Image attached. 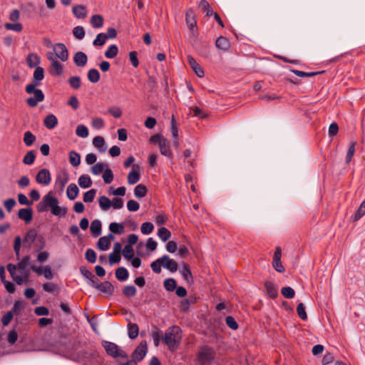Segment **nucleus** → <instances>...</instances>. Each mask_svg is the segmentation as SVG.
<instances>
[{
	"instance_id": "obj_39",
	"label": "nucleus",
	"mask_w": 365,
	"mask_h": 365,
	"mask_svg": "<svg viewBox=\"0 0 365 365\" xmlns=\"http://www.w3.org/2000/svg\"><path fill=\"white\" fill-rule=\"evenodd\" d=\"M148 193V188L143 184H138L134 189V195L137 198L145 197Z\"/></svg>"
},
{
	"instance_id": "obj_45",
	"label": "nucleus",
	"mask_w": 365,
	"mask_h": 365,
	"mask_svg": "<svg viewBox=\"0 0 365 365\" xmlns=\"http://www.w3.org/2000/svg\"><path fill=\"white\" fill-rule=\"evenodd\" d=\"M36 159V151L32 150L27 152L23 158V163L25 165H32Z\"/></svg>"
},
{
	"instance_id": "obj_63",
	"label": "nucleus",
	"mask_w": 365,
	"mask_h": 365,
	"mask_svg": "<svg viewBox=\"0 0 365 365\" xmlns=\"http://www.w3.org/2000/svg\"><path fill=\"white\" fill-rule=\"evenodd\" d=\"M122 254L125 259L130 260L134 257V250L133 247H130V245H125L122 252Z\"/></svg>"
},
{
	"instance_id": "obj_61",
	"label": "nucleus",
	"mask_w": 365,
	"mask_h": 365,
	"mask_svg": "<svg viewBox=\"0 0 365 365\" xmlns=\"http://www.w3.org/2000/svg\"><path fill=\"white\" fill-rule=\"evenodd\" d=\"M297 312L299 317L301 319H302L304 321H306L307 319V314L305 311V306L303 303L300 302L297 304Z\"/></svg>"
},
{
	"instance_id": "obj_13",
	"label": "nucleus",
	"mask_w": 365,
	"mask_h": 365,
	"mask_svg": "<svg viewBox=\"0 0 365 365\" xmlns=\"http://www.w3.org/2000/svg\"><path fill=\"white\" fill-rule=\"evenodd\" d=\"M56 56L62 61H66L68 58V52L66 46L63 43H57L53 46Z\"/></svg>"
},
{
	"instance_id": "obj_34",
	"label": "nucleus",
	"mask_w": 365,
	"mask_h": 365,
	"mask_svg": "<svg viewBox=\"0 0 365 365\" xmlns=\"http://www.w3.org/2000/svg\"><path fill=\"white\" fill-rule=\"evenodd\" d=\"M78 182L79 186L83 189L90 187L93 183L91 177L86 174L81 175L78 178Z\"/></svg>"
},
{
	"instance_id": "obj_7",
	"label": "nucleus",
	"mask_w": 365,
	"mask_h": 365,
	"mask_svg": "<svg viewBox=\"0 0 365 365\" xmlns=\"http://www.w3.org/2000/svg\"><path fill=\"white\" fill-rule=\"evenodd\" d=\"M148 352V345L145 340L142 341L133 350L130 355V359L138 364L145 357Z\"/></svg>"
},
{
	"instance_id": "obj_19",
	"label": "nucleus",
	"mask_w": 365,
	"mask_h": 365,
	"mask_svg": "<svg viewBox=\"0 0 365 365\" xmlns=\"http://www.w3.org/2000/svg\"><path fill=\"white\" fill-rule=\"evenodd\" d=\"M48 58L51 61L50 73L55 76H61L63 71V65L56 59L50 57Z\"/></svg>"
},
{
	"instance_id": "obj_4",
	"label": "nucleus",
	"mask_w": 365,
	"mask_h": 365,
	"mask_svg": "<svg viewBox=\"0 0 365 365\" xmlns=\"http://www.w3.org/2000/svg\"><path fill=\"white\" fill-rule=\"evenodd\" d=\"M215 354L213 348L209 346H200L195 359V365L210 364L215 359Z\"/></svg>"
},
{
	"instance_id": "obj_43",
	"label": "nucleus",
	"mask_w": 365,
	"mask_h": 365,
	"mask_svg": "<svg viewBox=\"0 0 365 365\" xmlns=\"http://www.w3.org/2000/svg\"><path fill=\"white\" fill-rule=\"evenodd\" d=\"M356 142L352 141L349 143L346 155L345 158V163L346 165H349L350 162L351 161L352 157L354 156L355 153V146H356Z\"/></svg>"
},
{
	"instance_id": "obj_9",
	"label": "nucleus",
	"mask_w": 365,
	"mask_h": 365,
	"mask_svg": "<svg viewBox=\"0 0 365 365\" xmlns=\"http://www.w3.org/2000/svg\"><path fill=\"white\" fill-rule=\"evenodd\" d=\"M282 250L280 247H277L273 256L272 267L279 273H283L285 271L281 261Z\"/></svg>"
},
{
	"instance_id": "obj_21",
	"label": "nucleus",
	"mask_w": 365,
	"mask_h": 365,
	"mask_svg": "<svg viewBox=\"0 0 365 365\" xmlns=\"http://www.w3.org/2000/svg\"><path fill=\"white\" fill-rule=\"evenodd\" d=\"M88 61L87 55L83 51H78L73 56V62L78 67H83Z\"/></svg>"
},
{
	"instance_id": "obj_48",
	"label": "nucleus",
	"mask_w": 365,
	"mask_h": 365,
	"mask_svg": "<svg viewBox=\"0 0 365 365\" xmlns=\"http://www.w3.org/2000/svg\"><path fill=\"white\" fill-rule=\"evenodd\" d=\"M163 267V263L162 260V257L153 261L150 264V267L153 272L155 274H160L162 271L161 267Z\"/></svg>"
},
{
	"instance_id": "obj_31",
	"label": "nucleus",
	"mask_w": 365,
	"mask_h": 365,
	"mask_svg": "<svg viewBox=\"0 0 365 365\" xmlns=\"http://www.w3.org/2000/svg\"><path fill=\"white\" fill-rule=\"evenodd\" d=\"M289 71L292 73H294L296 76H297L299 77H302V78L314 77L317 75L322 74V73H325V71L305 72V71H299V70L294 69V68H291Z\"/></svg>"
},
{
	"instance_id": "obj_47",
	"label": "nucleus",
	"mask_w": 365,
	"mask_h": 365,
	"mask_svg": "<svg viewBox=\"0 0 365 365\" xmlns=\"http://www.w3.org/2000/svg\"><path fill=\"white\" fill-rule=\"evenodd\" d=\"M36 135L31 131H26L24 135V143L26 146H31L36 141Z\"/></svg>"
},
{
	"instance_id": "obj_22",
	"label": "nucleus",
	"mask_w": 365,
	"mask_h": 365,
	"mask_svg": "<svg viewBox=\"0 0 365 365\" xmlns=\"http://www.w3.org/2000/svg\"><path fill=\"white\" fill-rule=\"evenodd\" d=\"M26 61L29 68H36L41 63V58L36 53H29L26 56Z\"/></svg>"
},
{
	"instance_id": "obj_57",
	"label": "nucleus",
	"mask_w": 365,
	"mask_h": 365,
	"mask_svg": "<svg viewBox=\"0 0 365 365\" xmlns=\"http://www.w3.org/2000/svg\"><path fill=\"white\" fill-rule=\"evenodd\" d=\"M68 83L73 89L77 90L81 86V80L79 76H71L68 78Z\"/></svg>"
},
{
	"instance_id": "obj_11",
	"label": "nucleus",
	"mask_w": 365,
	"mask_h": 365,
	"mask_svg": "<svg viewBox=\"0 0 365 365\" xmlns=\"http://www.w3.org/2000/svg\"><path fill=\"white\" fill-rule=\"evenodd\" d=\"M51 175L50 171L46 168L40 170L36 176V181L38 184L47 185L51 182Z\"/></svg>"
},
{
	"instance_id": "obj_53",
	"label": "nucleus",
	"mask_w": 365,
	"mask_h": 365,
	"mask_svg": "<svg viewBox=\"0 0 365 365\" xmlns=\"http://www.w3.org/2000/svg\"><path fill=\"white\" fill-rule=\"evenodd\" d=\"M107 40L105 33L98 34L96 38L93 41V45L94 46H103Z\"/></svg>"
},
{
	"instance_id": "obj_41",
	"label": "nucleus",
	"mask_w": 365,
	"mask_h": 365,
	"mask_svg": "<svg viewBox=\"0 0 365 365\" xmlns=\"http://www.w3.org/2000/svg\"><path fill=\"white\" fill-rule=\"evenodd\" d=\"M163 286L166 291L173 292L177 288V282L174 278H168L164 280Z\"/></svg>"
},
{
	"instance_id": "obj_49",
	"label": "nucleus",
	"mask_w": 365,
	"mask_h": 365,
	"mask_svg": "<svg viewBox=\"0 0 365 365\" xmlns=\"http://www.w3.org/2000/svg\"><path fill=\"white\" fill-rule=\"evenodd\" d=\"M365 215V200L361 203L360 206L351 217L353 221L359 220L363 215Z\"/></svg>"
},
{
	"instance_id": "obj_14",
	"label": "nucleus",
	"mask_w": 365,
	"mask_h": 365,
	"mask_svg": "<svg viewBox=\"0 0 365 365\" xmlns=\"http://www.w3.org/2000/svg\"><path fill=\"white\" fill-rule=\"evenodd\" d=\"M140 168L139 165L134 164L132 167V170L129 172L128 175V183L130 185H134L137 183L140 178Z\"/></svg>"
},
{
	"instance_id": "obj_10",
	"label": "nucleus",
	"mask_w": 365,
	"mask_h": 365,
	"mask_svg": "<svg viewBox=\"0 0 365 365\" xmlns=\"http://www.w3.org/2000/svg\"><path fill=\"white\" fill-rule=\"evenodd\" d=\"M99 357V353L96 350L91 349L90 351L86 350L79 351L76 354V358L78 361H86L88 359H96Z\"/></svg>"
},
{
	"instance_id": "obj_58",
	"label": "nucleus",
	"mask_w": 365,
	"mask_h": 365,
	"mask_svg": "<svg viewBox=\"0 0 365 365\" xmlns=\"http://www.w3.org/2000/svg\"><path fill=\"white\" fill-rule=\"evenodd\" d=\"M44 292L48 293H53L59 291V287L56 284L46 282L42 285Z\"/></svg>"
},
{
	"instance_id": "obj_27",
	"label": "nucleus",
	"mask_w": 365,
	"mask_h": 365,
	"mask_svg": "<svg viewBox=\"0 0 365 365\" xmlns=\"http://www.w3.org/2000/svg\"><path fill=\"white\" fill-rule=\"evenodd\" d=\"M158 147L160 152L163 155L168 158L170 160L173 158V153L170 150V147L168 142L167 141V139L163 140L162 143H160Z\"/></svg>"
},
{
	"instance_id": "obj_44",
	"label": "nucleus",
	"mask_w": 365,
	"mask_h": 365,
	"mask_svg": "<svg viewBox=\"0 0 365 365\" xmlns=\"http://www.w3.org/2000/svg\"><path fill=\"white\" fill-rule=\"evenodd\" d=\"M99 206L103 210H108L111 207V200L106 196H101L98 199Z\"/></svg>"
},
{
	"instance_id": "obj_20",
	"label": "nucleus",
	"mask_w": 365,
	"mask_h": 365,
	"mask_svg": "<svg viewBox=\"0 0 365 365\" xmlns=\"http://www.w3.org/2000/svg\"><path fill=\"white\" fill-rule=\"evenodd\" d=\"M81 274L88 279V284L91 287L94 285L95 282L97 280V277L91 272L89 269H88L86 267L81 266L79 268Z\"/></svg>"
},
{
	"instance_id": "obj_2",
	"label": "nucleus",
	"mask_w": 365,
	"mask_h": 365,
	"mask_svg": "<svg viewBox=\"0 0 365 365\" xmlns=\"http://www.w3.org/2000/svg\"><path fill=\"white\" fill-rule=\"evenodd\" d=\"M41 85V81L32 78L31 82L25 87V92L27 94H34V96L29 97L26 100V103L31 108L36 107L38 103L44 101L45 95L43 92L37 88Z\"/></svg>"
},
{
	"instance_id": "obj_23",
	"label": "nucleus",
	"mask_w": 365,
	"mask_h": 365,
	"mask_svg": "<svg viewBox=\"0 0 365 365\" xmlns=\"http://www.w3.org/2000/svg\"><path fill=\"white\" fill-rule=\"evenodd\" d=\"M264 287L266 289V294L268 298L274 299L278 296L277 289L272 282H265Z\"/></svg>"
},
{
	"instance_id": "obj_37",
	"label": "nucleus",
	"mask_w": 365,
	"mask_h": 365,
	"mask_svg": "<svg viewBox=\"0 0 365 365\" xmlns=\"http://www.w3.org/2000/svg\"><path fill=\"white\" fill-rule=\"evenodd\" d=\"M198 6L202 11L206 14L207 16H212L215 14L210 4L206 0H200Z\"/></svg>"
},
{
	"instance_id": "obj_18",
	"label": "nucleus",
	"mask_w": 365,
	"mask_h": 365,
	"mask_svg": "<svg viewBox=\"0 0 365 365\" xmlns=\"http://www.w3.org/2000/svg\"><path fill=\"white\" fill-rule=\"evenodd\" d=\"M187 61L190 68L192 69V71L195 72L197 76H198L199 78H202L205 76L203 68L199 65V63H197V61L192 56H188Z\"/></svg>"
},
{
	"instance_id": "obj_60",
	"label": "nucleus",
	"mask_w": 365,
	"mask_h": 365,
	"mask_svg": "<svg viewBox=\"0 0 365 365\" xmlns=\"http://www.w3.org/2000/svg\"><path fill=\"white\" fill-rule=\"evenodd\" d=\"M97 190L96 189H91L83 194V200L84 202H91L96 194Z\"/></svg>"
},
{
	"instance_id": "obj_16",
	"label": "nucleus",
	"mask_w": 365,
	"mask_h": 365,
	"mask_svg": "<svg viewBox=\"0 0 365 365\" xmlns=\"http://www.w3.org/2000/svg\"><path fill=\"white\" fill-rule=\"evenodd\" d=\"M195 48L198 53L205 58L210 56V45L205 41H197L194 44Z\"/></svg>"
},
{
	"instance_id": "obj_24",
	"label": "nucleus",
	"mask_w": 365,
	"mask_h": 365,
	"mask_svg": "<svg viewBox=\"0 0 365 365\" xmlns=\"http://www.w3.org/2000/svg\"><path fill=\"white\" fill-rule=\"evenodd\" d=\"M90 232L93 237H97L101 235L102 232V224L99 220H95L91 222Z\"/></svg>"
},
{
	"instance_id": "obj_3",
	"label": "nucleus",
	"mask_w": 365,
	"mask_h": 365,
	"mask_svg": "<svg viewBox=\"0 0 365 365\" xmlns=\"http://www.w3.org/2000/svg\"><path fill=\"white\" fill-rule=\"evenodd\" d=\"M51 208V212L53 215L58 216L60 215L61 207L58 206V200L51 195V192H48L43 197L41 202L36 205V210L38 212H43Z\"/></svg>"
},
{
	"instance_id": "obj_25",
	"label": "nucleus",
	"mask_w": 365,
	"mask_h": 365,
	"mask_svg": "<svg viewBox=\"0 0 365 365\" xmlns=\"http://www.w3.org/2000/svg\"><path fill=\"white\" fill-rule=\"evenodd\" d=\"M43 124L48 130H52L58 125V118L54 114L50 113L44 118Z\"/></svg>"
},
{
	"instance_id": "obj_28",
	"label": "nucleus",
	"mask_w": 365,
	"mask_h": 365,
	"mask_svg": "<svg viewBox=\"0 0 365 365\" xmlns=\"http://www.w3.org/2000/svg\"><path fill=\"white\" fill-rule=\"evenodd\" d=\"M215 46L218 49L228 51L230 48V44L226 37L220 36L216 39Z\"/></svg>"
},
{
	"instance_id": "obj_12",
	"label": "nucleus",
	"mask_w": 365,
	"mask_h": 365,
	"mask_svg": "<svg viewBox=\"0 0 365 365\" xmlns=\"http://www.w3.org/2000/svg\"><path fill=\"white\" fill-rule=\"evenodd\" d=\"M180 273L181 274L184 280L189 285H192L194 284L193 276L191 272L190 266L187 263L184 262H182V268L180 269Z\"/></svg>"
},
{
	"instance_id": "obj_5",
	"label": "nucleus",
	"mask_w": 365,
	"mask_h": 365,
	"mask_svg": "<svg viewBox=\"0 0 365 365\" xmlns=\"http://www.w3.org/2000/svg\"><path fill=\"white\" fill-rule=\"evenodd\" d=\"M101 344L107 355L115 359V361L118 360V358H128V354L123 349L119 347L116 344L109 341L103 340L102 341Z\"/></svg>"
},
{
	"instance_id": "obj_54",
	"label": "nucleus",
	"mask_w": 365,
	"mask_h": 365,
	"mask_svg": "<svg viewBox=\"0 0 365 365\" xmlns=\"http://www.w3.org/2000/svg\"><path fill=\"white\" fill-rule=\"evenodd\" d=\"M106 166H107V165L103 163H97L91 167V171L93 175H98L101 173H103Z\"/></svg>"
},
{
	"instance_id": "obj_55",
	"label": "nucleus",
	"mask_w": 365,
	"mask_h": 365,
	"mask_svg": "<svg viewBox=\"0 0 365 365\" xmlns=\"http://www.w3.org/2000/svg\"><path fill=\"white\" fill-rule=\"evenodd\" d=\"M110 244L109 241L106 239L105 237H101L99 238L97 242V247L101 251H106L109 249Z\"/></svg>"
},
{
	"instance_id": "obj_62",
	"label": "nucleus",
	"mask_w": 365,
	"mask_h": 365,
	"mask_svg": "<svg viewBox=\"0 0 365 365\" xmlns=\"http://www.w3.org/2000/svg\"><path fill=\"white\" fill-rule=\"evenodd\" d=\"M85 258L88 262L95 263L97 258L96 252L91 248L87 249L85 253Z\"/></svg>"
},
{
	"instance_id": "obj_59",
	"label": "nucleus",
	"mask_w": 365,
	"mask_h": 365,
	"mask_svg": "<svg viewBox=\"0 0 365 365\" xmlns=\"http://www.w3.org/2000/svg\"><path fill=\"white\" fill-rule=\"evenodd\" d=\"M282 294L287 299H292L295 296V291L291 287H284L281 289Z\"/></svg>"
},
{
	"instance_id": "obj_42",
	"label": "nucleus",
	"mask_w": 365,
	"mask_h": 365,
	"mask_svg": "<svg viewBox=\"0 0 365 365\" xmlns=\"http://www.w3.org/2000/svg\"><path fill=\"white\" fill-rule=\"evenodd\" d=\"M69 162L73 167H77L81 163V155L78 153L71 150L69 152Z\"/></svg>"
},
{
	"instance_id": "obj_51",
	"label": "nucleus",
	"mask_w": 365,
	"mask_h": 365,
	"mask_svg": "<svg viewBox=\"0 0 365 365\" xmlns=\"http://www.w3.org/2000/svg\"><path fill=\"white\" fill-rule=\"evenodd\" d=\"M136 293L137 289L133 285H126L123 289V294L128 298L134 297Z\"/></svg>"
},
{
	"instance_id": "obj_30",
	"label": "nucleus",
	"mask_w": 365,
	"mask_h": 365,
	"mask_svg": "<svg viewBox=\"0 0 365 365\" xmlns=\"http://www.w3.org/2000/svg\"><path fill=\"white\" fill-rule=\"evenodd\" d=\"M79 194V189L75 183H71L66 190L67 197L70 200H75Z\"/></svg>"
},
{
	"instance_id": "obj_32",
	"label": "nucleus",
	"mask_w": 365,
	"mask_h": 365,
	"mask_svg": "<svg viewBox=\"0 0 365 365\" xmlns=\"http://www.w3.org/2000/svg\"><path fill=\"white\" fill-rule=\"evenodd\" d=\"M139 334V327L136 323L129 322L128 324V337L133 340L136 339Z\"/></svg>"
},
{
	"instance_id": "obj_1",
	"label": "nucleus",
	"mask_w": 365,
	"mask_h": 365,
	"mask_svg": "<svg viewBox=\"0 0 365 365\" xmlns=\"http://www.w3.org/2000/svg\"><path fill=\"white\" fill-rule=\"evenodd\" d=\"M182 330L176 325L169 327L162 336L163 344L168 346V349L173 352L176 351L182 340Z\"/></svg>"
},
{
	"instance_id": "obj_46",
	"label": "nucleus",
	"mask_w": 365,
	"mask_h": 365,
	"mask_svg": "<svg viewBox=\"0 0 365 365\" xmlns=\"http://www.w3.org/2000/svg\"><path fill=\"white\" fill-rule=\"evenodd\" d=\"M118 46L115 44H112L108 46V49L105 51L104 55L107 58H113L118 55Z\"/></svg>"
},
{
	"instance_id": "obj_15",
	"label": "nucleus",
	"mask_w": 365,
	"mask_h": 365,
	"mask_svg": "<svg viewBox=\"0 0 365 365\" xmlns=\"http://www.w3.org/2000/svg\"><path fill=\"white\" fill-rule=\"evenodd\" d=\"M163 263V268L169 270L170 272H175L178 269V264L173 259H171L168 255H164L162 256Z\"/></svg>"
},
{
	"instance_id": "obj_33",
	"label": "nucleus",
	"mask_w": 365,
	"mask_h": 365,
	"mask_svg": "<svg viewBox=\"0 0 365 365\" xmlns=\"http://www.w3.org/2000/svg\"><path fill=\"white\" fill-rule=\"evenodd\" d=\"M115 277L120 282H124L129 277V272L124 267H120L115 269Z\"/></svg>"
},
{
	"instance_id": "obj_36",
	"label": "nucleus",
	"mask_w": 365,
	"mask_h": 365,
	"mask_svg": "<svg viewBox=\"0 0 365 365\" xmlns=\"http://www.w3.org/2000/svg\"><path fill=\"white\" fill-rule=\"evenodd\" d=\"M104 19L101 14H94L91 16L90 23L93 28L99 29L103 25Z\"/></svg>"
},
{
	"instance_id": "obj_26",
	"label": "nucleus",
	"mask_w": 365,
	"mask_h": 365,
	"mask_svg": "<svg viewBox=\"0 0 365 365\" xmlns=\"http://www.w3.org/2000/svg\"><path fill=\"white\" fill-rule=\"evenodd\" d=\"M72 11L75 17L77 19H85L87 16L86 7L82 4L73 6Z\"/></svg>"
},
{
	"instance_id": "obj_52",
	"label": "nucleus",
	"mask_w": 365,
	"mask_h": 365,
	"mask_svg": "<svg viewBox=\"0 0 365 365\" xmlns=\"http://www.w3.org/2000/svg\"><path fill=\"white\" fill-rule=\"evenodd\" d=\"M158 235L163 242H166L171 236V233L166 227H162L158 229Z\"/></svg>"
},
{
	"instance_id": "obj_56",
	"label": "nucleus",
	"mask_w": 365,
	"mask_h": 365,
	"mask_svg": "<svg viewBox=\"0 0 365 365\" xmlns=\"http://www.w3.org/2000/svg\"><path fill=\"white\" fill-rule=\"evenodd\" d=\"M24 309V301L16 300L10 312H11L14 315H19L22 309Z\"/></svg>"
},
{
	"instance_id": "obj_17",
	"label": "nucleus",
	"mask_w": 365,
	"mask_h": 365,
	"mask_svg": "<svg viewBox=\"0 0 365 365\" xmlns=\"http://www.w3.org/2000/svg\"><path fill=\"white\" fill-rule=\"evenodd\" d=\"M18 217L25 222L26 224H29L33 219V210L29 207L26 208H21L18 212Z\"/></svg>"
},
{
	"instance_id": "obj_50",
	"label": "nucleus",
	"mask_w": 365,
	"mask_h": 365,
	"mask_svg": "<svg viewBox=\"0 0 365 365\" xmlns=\"http://www.w3.org/2000/svg\"><path fill=\"white\" fill-rule=\"evenodd\" d=\"M76 134L78 137L85 138L88 136L89 131H88V128L86 125L81 124L76 127Z\"/></svg>"
},
{
	"instance_id": "obj_6",
	"label": "nucleus",
	"mask_w": 365,
	"mask_h": 365,
	"mask_svg": "<svg viewBox=\"0 0 365 365\" xmlns=\"http://www.w3.org/2000/svg\"><path fill=\"white\" fill-rule=\"evenodd\" d=\"M185 22L190 31V38L197 40L198 36V29L197 26V20L195 10L190 8L185 13Z\"/></svg>"
},
{
	"instance_id": "obj_8",
	"label": "nucleus",
	"mask_w": 365,
	"mask_h": 365,
	"mask_svg": "<svg viewBox=\"0 0 365 365\" xmlns=\"http://www.w3.org/2000/svg\"><path fill=\"white\" fill-rule=\"evenodd\" d=\"M92 287L98 289L101 293L105 294L107 297H111L115 292V287L111 282L109 281L101 282L98 279Z\"/></svg>"
},
{
	"instance_id": "obj_35",
	"label": "nucleus",
	"mask_w": 365,
	"mask_h": 365,
	"mask_svg": "<svg viewBox=\"0 0 365 365\" xmlns=\"http://www.w3.org/2000/svg\"><path fill=\"white\" fill-rule=\"evenodd\" d=\"M38 235L37 230L35 228H31L26 233L23 239V242L34 243L38 238Z\"/></svg>"
},
{
	"instance_id": "obj_38",
	"label": "nucleus",
	"mask_w": 365,
	"mask_h": 365,
	"mask_svg": "<svg viewBox=\"0 0 365 365\" xmlns=\"http://www.w3.org/2000/svg\"><path fill=\"white\" fill-rule=\"evenodd\" d=\"M88 81L92 83H96L100 81L101 74L96 68H91L87 73Z\"/></svg>"
},
{
	"instance_id": "obj_29",
	"label": "nucleus",
	"mask_w": 365,
	"mask_h": 365,
	"mask_svg": "<svg viewBox=\"0 0 365 365\" xmlns=\"http://www.w3.org/2000/svg\"><path fill=\"white\" fill-rule=\"evenodd\" d=\"M93 145L98 149L100 153L106 152L107 146L104 138L102 136L97 135L93 139Z\"/></svg>"
},
{
	"instance_id": "obj_64",
	"label": "nucleus",
	"mask_w": 365,
	"mask_h": 365,
	"mask_svg": "<svg viewBox=\"0 0 365 365\" xmlns=\"http://www.w3.org/2000/svg\"><path fill=\"white\" fill-rule=\"evenodd\" d=\"M73 36L78 40H81L85 36V30L83 26H77L73 29Z\"/></svg>"
},
{
	"instance_id": "obj_40",
	"label": "nucleus",
	"mask_w": 365,
	"mask_h": 365,
	"mask_svg": "<svg viewBox=\"0 0 365 365\" xmlns=\"http://www.w3.org/2000/svg\"><path fill=\"white\" fill-rule=\"evenodd\" d=\"M109 230L115 235H122L124 232V227L122 223L111 222L109 225Z\"/></svg>"
}]
</instances>
